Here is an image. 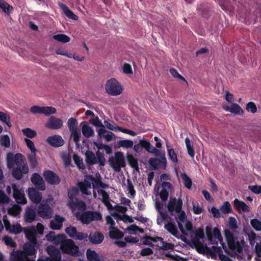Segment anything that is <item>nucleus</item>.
I'll list each match as a JSON object with an SVG mask.
<instances>
[{"label":"nucleus","mask_w":261,"mask_h":261,"mask_svg":"<svg viewBox=\"0 0 261 261\" xmlns=\"http://www.w3.org/2000/svg\"><path fill=\"white\" fill-rule=\"evenodd\" d=\"M98 136L101 138H103L107 142H110L115 137V134L112 132L101 128L97 130Z\"/></svg>","instance_id":"6ab92c4d"},{"label":"nucleus","mask_w":261,"mask_h":261,"mask_svg":"<svg viewBox=\"0 0 261 261\" xmlns=\"http://www.w3.org/2000/svg\"><path fill=\"white\" fill-rule=\"evenodd\" d=\"M79 188L77 187H73L68 192V196L71 201L74 199L77 200L76 196L79 194Z\"/></svg>","instance_id":"8fccbe9b"},{"label":"nucleus","mask_w":261,"mask_h":261,"mask_svg":"<svg viewBox=\"0 0 261 261\" xmlns=\"http://www.w3.org/2000/svg\"><path fill=\"white\" fill-rule=\"evenodd\" d=\"M53 38L59 42H61L62 43H67L70 41V38L67 35L63 34H59L57 35H55L53 36Z\"/></svg>","instance_id":"e433bc0d"},{"label":"nucleus","mask_w":261,"mask_h":261,"mask_svg":"<svg viewBox=\"0 0 261 261\" xmlns=\"http://www.w3.org/2000/svg\"><path fill=\"white\" fill-rule=\"evenodd\" d=\"M24 159V156L19 153L9 152L6 156L7 163H23Z\"/></svg>","instance_id":"9b49d317"},{"label":"nucleus","mask_w":261,"mask_h":261,"mask_svg":"<svg viewBox=\"0 0 261 261\" xmlns=\"http://www.w3.org/2000/svg\"><path fill=\"white\" fill-rule=\"evenodd\" d=\"M234 0H219V4L224 11L231 15L234 10Z\"/></svg>","instance_id":"4468645a"},{"label":"nucleus","mask_w":261,"mask_h":261,"mask_svg":"<svg viewBox=\"0 0 261 261\" xmlns=\"http://www.w3.org/2000/svg\"><path fill=\"white\" fill-rule=\"evenodd\" d=\"M229 248L231 250H236L238 252L241 253L243 251V248L239 241H234V243L228 245Z\"/></svg>","instance_id":"5fc2aeb1"},{"label":"nucleus","mask_w":261,"mask_h":261,"mask_svg":"<svg viewBox=\"0 0 261 261\" xmlns=\"http://www.w3.org/2000/svg\"><path fill=\"white\" fill-rule=\"evenodd\" d=\"M97 192L99 195L102 196V202L108 207V209H111L112 206L109 202L110 197L107 192L103 189L98 190Z\"/></svg>","instance_id":"a878e982"},{"label":"nucleus","mask_w":261,"mask_h":261,"mask_svg":"<svg viewBox=\"0 0 261 261\" xmlns=\"http://www.w3.org/2000/svg\"><path fill=\"white\" fill-rule=\"evenodd\" d=\"M248 189L256 194H261V186H249Z\"/></svg>","instance_id":"774afa93"},{"label":"nucleus","mask_w":261,"mask_h":261,"mask_svg":"<svg viewBox=\"0 0 261 261\" xmlns=\"http://www.w3.org/2000/svg\"><path fill=\"white\" fill-rule=\"evenodd\" d=\"M47 143L54 147H59L63 146L64 140L60 135H55L50 136L46 140Z\"/></svg>","instance_id":"ddd939ff"},{"label":"nucleus","mask_w":261,"mask_h":261,"mask_svg":"<svg viewBox=\"0 0 261 261\" xmlns=\"http://www.w3.org/2000/svg\"><path fill=\"white\" fill-rule=\"evenodd\" d=\"M56 109L53 107H42V113L46 116L56 113Z\"/></svg>","instance_id":"864d4df0"},{"label":"nucleus","mask_w":261,"mask_h":261,"mask_svg":"<svg viewBox=\"0 0 261 261\" xmlns=\"http://www.w3.org/2000/svg\"><path fill=\"white\" fill-rule=\"evenodd\" d=\"M127 190L129 191V193L130 195L134 196L136 194V191L134 189V186L132 182L130 179H128L127 180Z\"/></svg>","instance_id":"69168bd1"},{"label":"nucleus","mask_w":261,"mask_h":261,"mask_svg":"<svg viewBox=\"0 0 261 261\" xmlns=\"http://www.w3.org/2000/svg\"><path fill=\"white\" fill-rule=\"evenodd\" d=\"M181 177L184 181V184L185 187L188 189H190L192 184L191 179L186 173H182Z\"/></svg>","instance_id":"c03bdc74"},{"label":"nucleus","mask_w":261,"mask_h":261,"mask_svg":"<svg viewBox=\"0 0 261 261\" xmlns=\"http://www.w3.org/2000/svg\"><path fill=\"white\" fill-rule=\"evenodd\" d=\"M55 241L60 243V249L62 251L71 256H76L79 252V248L71 239H64L63 235H58Z\"/></svg>","instance_id":"7ed1b4c3"},{"label":"nucleus","mask_w":261,"mask_h":261,"mask_svg":"<svg viewBox=\"0 0 261 261\" xmlns=\"http://www.w3.org/2000/svg\"><path fill=\"white\" fill-rule=\"evenodd\" d=\"M105 89L109 94L112 96H117L121 94L123 90L121 84L114 78H111L107 81L105 85Z\"/></svg>","instance_id":"20e7f679"},{"label":"nucleus","mask_w":261,"mask_h":261,"mask_svg":"<svg viewBox=\"0 0 261 261\" xmlns=\"http://www.w3.org/2000/svg\"><path fill=\"white\" fill-rule=\"evenodd\" d=\"M28 195L30 200L35 204L41 203L42 194L35 188H29L28 189Z\"/></svg>","instance_id":"1a4fd4ad"},{"label":"nucleus","mask_w":261,"mask_h":261,"mask_svg":"<svg viewBox=\"0 0 261 261\" xmlns=\"http://www.w3.org/2000/svg\"><path fill=\"white\" fill-rule=\"evenodd\" d=\"M167 150L168 155L170 161L173 163H177L178 161L177 155L174 149L172 148H169L168 146H167Z\"/></svg>","instance_id":"3c124183"},{"label":"nucleus","mask_w":261,"mask_h":261,"mask_svg":"<svg viewBox=\"0 0 261 261\" xmlns=\"http://www.w3.org/2000/svg\"><path fill=\"white\" fill-rule=\"evenodd\" d=\"M67 125L70 132L77 129V121L73 117L69 118L67 121Z\"/></svg>","instance_id":"ea45409f"},{"label":"nucleus","mask_w":261,"mask_h":261,"mask_svg":"<svg viewBox=\"0 0 261 261\" xmlns=\"http://www.w3.org/2000/svg\"><path fill=\"white\" fill-rule=\"evenodd\" d=\"M24 233L26 238L34 245L37 244V241L36 237L37 234L36 230L34 227L30 228H25Z\"/></svg>","instance_id":"2eb2a0df"},{"label":"nucleus","mask_w":261,"mask_h":261,"mask_svg":"<svg viewBox=\"0 0 261 261\" xmlns=\"http://www.w3.org/2000/svg\"><path fill=\"white\" fill-rule=\"evenodd\" d=\"M79 191L80 190L83 194L85 195H89L90 193L88 191V188L86 186V184L84 182L80 181L77 184Z\"/></svg>","instance_id":"bf43d9fd"},{"label":"nucleus","mask_w":261,"mask_h":261,"mask_svg":"<svg viewBox=\"0 0 261 261\" xmlns=\"http://www.w3.org/2000/svg\"><path fill=\"white\" fill-rule=\"evenodd\" d=\"M234 206L238 211H242L243 212H249V207L243 201L236 198L233 201Z\"/></svg>","instance_id":"5701e85b"},{"label":"nucleus","mask_w":261,"mask_h":261,"mask_svg":"<svg viewBox=\"0 0 261 261\" xmlns=\"http://www.w3.org/2000/svg\"><path fill=\"white\" fill-rule=\"evenodd\" d=\"M179 215L178 217H175V219L177 222L178 226L182 233H185V230L182 225L187 219V216L185 212L181 210V212L179 213Z\"/></svg>","instance_id":"412c9836"},{"label":"nucleus","mask_w":261,"mask_h":261,"mask_svg":"<svg viewBox=\"0 0 261 261\" xmlns=\"http://www.w3.org/2000/svg\"><path fill=\"white\" fill-rule=\"evenodd\" d=\"M109 236L111 239H120L123 237L124 234L122 231L117 229L115 230L110 231Z\"/></svg>","instance_id":"37998d69"},{"label":"nucleus","mask_w":261,"mask_h":261,"mask_svg":"<svg viewBox=\"0 0 261 261\" xmlns=\"http://www.w3.org/2000/svg\"><path fill=\"white\" fill-rule=\"evenodd\" d=\"M74 215L77 221L86 225H88L93 221H101L102 219V215L99 211L86 210L82 212H77Z\"/></svg>","instance_id":"f03ea898"},{"label":"nucleus","mask_w":261,"mask_h":261,"mask_svg":"<svg viewBox=\"0 0 261 261\" xmlns=\"http://www.w3.org/2000/svg\"><path fill=\"white\" fill-rule=\"evenodd\" d=\"M0 144L2 146H3L5 147H10V140L8 135H5L0 137Z\"/></svg>","instance_id":"49530a36"},{"label":"nucleus","mask_w":261,"mask_h":261,"mask_svg":"<svg viewBox=\"0 0 261 261\" xmlns=\"http://www.w3.org/2000/svg\"><path fill=\"white\" fill-rule=\"evenodd\" d=\"M63 126V121L61 119L54 116L51 117L46 124V127L52 129H58Z\"/></svg>","instance_id":"dca6fc26"},{"label":"nucleus","mask_w":261,"mask_h":261,"mask_svg":"<svg viewBox=\"0 0 261 261\" xmlns=\"http://www.w3.org/2000/svg\"><path fill=\"white\" fill-rule=\"evenodd\" d=\"M65 232L68 236L76 240L82 241L88 238L89 242L94 245L101 244L104 240V235L99 231L91 232L88 236L87 233L77 231L74 226H69L66 228Z\"/></svg>","instance_id":"f257e3e1"},{"label":"nucleus","mask_w":261,"mask_h":261,"mask_svg":"<svg viewBox=\"0 0 261 261\" xmlns=\"http://www.w3.org/2000/svg\"><path fill=\"white\" fill-rule=\"evenodd\" d=\"M170 74L172 75L173 77L175 78L179 79L183 81H185L186 83L187 82L185 80V79L180 74L178 73L176 69L174 68H171L169 70Z\"/></svg>","instance_id":"e2e57ef3"},{"label":"nucleus","mask_w":261,"mask_h":261,"mask_svg":"<svg viewBox=\"0 0 261 261\" xmlns=\"http://www.w3.org/2000/svg\"><path fill=\"white\" fill-rule=\"evenodd\" d=\"M220 210L224 214H227L232 213L231 204L228 201H225L220 206Z\"/></svg>","instance_id":"c9c22d12"},{"label":"nucleus","mask_w":261,"mask_h":261,"mask_svg":"<svg viewBox=\"0 0 261 261\" xmlns=\"http://www.w3.org/2000/svg\"><path fill=\"white\" fill-rule=\"evenodd\" d=\"M117 144L119 147L128 149L133 146L134 143L130 140H121L117 142Z\"/></svg>","instance_id":"a19ab883"},{"label":"nucleus","mask_w":261,"mask_h":261,"mask_svg":"<svg viewBox=\"0 0 261 261\" xmlns=\"http://www.w3.org/2000/svg\"><path fill=\"white\" fill-rule=\"evenodd\" d=\"M62 256L60 251L49 257H46L45 259H38L37 261H62Z\"/></svg>","instance_id":"58836bf2"},{"label":"nucleus","mask_w":261,"mask_h":261,"mask_svg":"<svg viewBox=\"0 0 261 261\" xmlns=\"http://www.w3.org/2000/svg\"><path fill=\"white\" fill-rule=\"evenodd\" d=\"M185 143L189 155H190V157L192 158H194L195 153L194 151L193 145L188 137H187L186 138Z\"/></svg>","instance_id":"4c0bfd02"},{"label":"nucleus","mask_w":261,"mask_h":261,"mask_svg":"<svg viewBox=\"0 0 261 261\" xmlns=\"http://www.w3.org/2000/svg\"><path fill=\"white\" fill-rule=\"evenodd\" d=\"M182 200L180 198L177 199L176 198H170L167 205V209L170 213L175 212L179 213L182 210Z\"/></svg>","instance_id":"0eeeda50"},{"label":"nucleus","mask_w":261,"mask_h":261,"mask_svg":"<svg viewBox=\"0 0 261 261\" xmlns=\"http://www.w3.org/2000/svg\"><path fill=\"white\" fill-rule=\"evenodd\" d=\"M87 258L90 261H99L98 254L94 251L88 249L86 252Z\"/></svg>","instance_id":"f704fd0d"},{"label":"nucleus","mask_w":261,"mask_h":261,"mask_svg":"<svg viewBox=\"0 0 261 261\" xmlns=\"http://www.w3.org/2000/svg\"><path fill=\"white\" fill-rule=\"evenodd\" d=\"M246 109L248 112L252 113H255L257 112V107L255 103L252 101L247 103Z\"/></svg>","instance_id":"13d9d810"},{"label":"nucleus","mask_w":261,"mask_h":261,"mask_svg":"<svg viewBox=\"0 0 261 261\" xmlns=\"http://www.w3.org/2000/svg\"><path fill=\"white\" fill-rule=\"evenodd\" d=\"M68 205L72 208H77L78 210H82L83 211L86 210L87 208L85 202L83 200H78L76 202L73 200L70 201L68 203Z\"/></svg>","instance_id":"393cba45"},{"label":"nucleus","mask_w":261,"mask_h":261,"mask_svg":"<svg viewBox=\"0 0 261 261\" xmlns=\"http://www.w3.org/2000/svg\"><path fill=\"white\" fill-rule=\"evenodd\" d=\"M43 175L45 180L50 185H57L61 181L60 177L51 170L45 171L43 173Z\"/></svg>","instance_id":"6e6552de"},{"label":"nucleus","mask_w":261,"mask_h":261,"mask_svg":"<svg viewBox=\"0 0 261 261\" xmlns=\"http://www.w3.org/2000/svg\"><path fill=\"white\" fill-rule=\"evenodd\" d=\"M223 108L226 111L229 112L231 113L241 114L243 113V111L241 107L239 105L233 102H232L230 106H223Z\"/></svg>","instance_id":"aec40b11"},{"label":"nucleus","mask_w":261,"mask_h":261,"mask_svg":"<svg viewBox=\"0 0 261 261\" xmlns=\"http://www.w3.org/2000/svg\"><path fill=\"white\" fill-rule=\"evenodd\" d=\"M21 211V207L18 204H15L8 210V214L12 216L19 215Z\"/></svg>","instance_id":"72a5a7b5"},{"label":"nucleus","mask_w":261,"mask_h":261,"mask_svg":"<svg viewBox=\"0 0 261 261\" xmlns=\"http://www.w3.org/2000/svg\"><path fill=\"white\" fill-rule=\"evenodd\" d=\"M251 226L256 231H261V221L256 218L250 220Z\"/></svg>","instance_id":"09e8293b"},{"label":"nucleus","mask_w":261,"mask_h":261,"mask_svg":"<svg viewBox=\"0 0 261 261\" xmlns=\"http://www.w3.org/2000/svg\"><path fill=\"white\" fill-rule=\"evenodd\" d=\"M124 156L122 152H117L115 153L114 158L109 159L110 163H124Z\"/></svg>","instance_id":"cd10ccee"},{"label":"nucleus","mask_w":261,"mask_h":261,"mask_svg":"<svg viewBox=\"0 0 261 261\" xmlns=\"http://www.w3.org/2000/svg\"><path fill=\"white\" fill-rule=\"evenodd\" d=\"M0 8L7 14H10L13 11V7L4 0H0Z\"/></svg>","instance_id":"473e14b6"},{"label":"nucleus","mask_w":261,"mask_h":261,"mask_svg":"<svg viewBox=\"0 0 261 261\" xmlns=\"http://www.w3.org/2000/svg\"><path fill=\"white\" fill-rule=\"evenodd\" d=\"M24 141L27 145V147L33 151H38V150L36 148L34 142L29 139L25 138Z\"/></svg>","instance_id":"0e129e2a"},{"label":"nucleus","mask_w":261,"mask_h":261,"mask_svg":"<svg viewBox=\"0 0 261 261\" xmlns=\"http://www.w3.org/2000/svg\"><path fill=\"white\" fill-rule=\"evenodd\" d=\"M12 188L13 190V197L15 201L19 204H26L27 200L25 197L24 191L20 188L19 186L16 184H13Z\"/></svg>","instance_id":"39448f33"},{"label":"nucleus","mask_w":261,"mask_h":261,"mask_svg":"<svg viewBox=\"0 0 261 261\" xmlns=\"http://www.w3.org/2000/svg\"><path fill=\"white\" fill-rule=\"evenodd\" d=\"M37 213L43 219H48L52 217L53 211L48 203H41L38 206Z\"/></svg>","instance_id":"423d86ee"},{"label":"nucleus","mask_w":261,"mask_h":261,"mask_svg":"<svg viewBox=\"0 0 261 261\" xmlns=\"http://www.w3.org/2000/svg\"><path fill=\"white\" fill-rule=\"evenodd\" d=\"M60 7L63 10L64 14L69 19L77 20L79 18L78 16L74 14L69 8L65 4L60 3L59 4Z\"/></svg>","instance_id":"4be33fe9"},{"label":"nucleus","mask_w":261,"mask_h":261,"mask_svg":"<svg viewBox=\"0 0 261 261\" xmlns=\"http://www.w3.org/2000/svg\"><path fill=\"white\" fill-rule=\"evenodd\" d=\"M157 246L160 249L164 250L173 249L174 247L173 244L165 242L164 241V240L161 242L160 244H158Z\"/></svg>","instance_id":"de8ad7c7"},{"label":"nucleus","mask_w":261,"mask_h":261,"mask_svg":"<svg viewBox=\"0 0 261 261\" xmlns=\"http://www.w3.org/2000/svg\"><path fill=\"white\" fill-rule=\"evenodd\" d=\"M86 178L87 179L90 180L93 185L95 184L96 186H99L101 181L100 177L95 178L93 175H91L87 176ZM93 187H94V185Z\"/></svg>","instance_id":"338daca9"},{"label":"nucleus","mask_w":261,"mask_h":261,"mask_svg":"<svg viewBox=\"0 0 261 261\" xmlns=\"http://www.w3.org/2000/svg\"><path fill=\"white\" fill-rule=\"evenodd\" d=\"M85 155L86 163H95L94 162L95 156L92 151L89 150L87 151L85 153Z\"/></svg>","instance_id":"603ef678"},{"label":"nucleus","mask_w":261,"mask_h":261,"mask_svg":"<svg viewBox=\"0 0 261 261\" xmlns=\"http://www.w3.org/2000/svg\"><path fill=\"white\" fill-rule=\"evenodd\" d=\"M82 132L83 135L87 138L93 137L94 135L93 129L87 124H84L82 126Z\"/></svg>","instance_id":"7c9ffc66"},{"label":"nucleus","mask_w":261,"mask_h":261,"mask_svg":"<svg viewBox=\"0 0 261 261\" xmlns=\"http://www.w3.org/2000/svg\"><path fill=\"white\" fill-rule=\"evenodd\" d=\"M22 132L24 135L30 138H33L37 135L36 132L30 128L23 129Z\"/></svg>","instance_id":"6e6d98bb"},{"label":"nucleus","mask_w":261,"mask_h":261,"mask_svg":"<svg viewBox=\"0 0 261 261\" xmlns=\"http://www.w3.org/2000/svg\"><path fill=\"white\" fill-rule=\"evenodd\" d=\"M73 153L72 150L63 151L60 153V157L64 163H71V157Z\"/></svg>","instance_id":"c85d7f7f"},{"label":"nucleus","mask_w":261,"mask_h":261,"mask_svg":"<svg viewBox=\"0 0 261 261\" xmlns=\"http://www.w3.org/2000/svg\"><path fill=\"white\" fill-rule=\"evenodd\" d=\"M0 120L5 123L9 127L11 126L9 117L2 112H0Z\"/></svg>","instance_id":"052dcab7"},{"label":"nucleus","mask_w":261,"mask_h":261,"mask_svg":"<svg viewBox=\"0 0 261 261\" xmlns=\"http://www.w3.org/2000/svg\"><path fill=\"white\" fill-rule=\"evenodd\" d=\"M164 228L173 236L177 237L178 230L174 222H169L165 224Z\"/></svg>","instance_id":"bb28decb"},{"label":"nucleus","mask_w":261,"mask_h":261,"mask_svg":"<svg viewBox=\"0 0 261 261\" xmlns=\"http://www.w3.org/2000/svg\"><path fill=\"white\" fill-rule=\"evenodd\" d=\"M12 175L16 179L19 180L22 177V173L21 171V168L20 166H17V167L14 169L12 171Z\"/></svg>","instance_id":"4d7b16f0"},{"label":"nucleus","mask_w":261,"mask_h":261,"mask_svg":"<svg viewBox=\"0 0 261 261\" xmlns=\"http://www.w3.org/2000/svg\"><path fill=\"white\" fill-rule=\"evenodd\" d=\"M35 245L32 243L24 244L23 251L27 256L35 255L36 254L37 251L35 248Z\"/></svg>","instance_id":"b1692460"},{"label":"nucleus","mask_w":261,"mask_h":261,"mask_svg":"<svg viewBox=\"0 0 261 261\" xmlns=\"http://www.w3.org/2000/svg\"><path fill=\"white\" fill-rule=\"evenodd\" d=\"M4 240L6 245L9 246L11 247H16V244L12 239V238L8 236H6L4 238Z\"/></svg>","instance_id":"680f3d73"},{"label":"nucleus","mask_w":261,"mask_h":261,"mask_svg":"<svg viewBox=\"0 0 261 261\" xmlns=\"http://www.w3.org/2000/svg\"><path fill=\"white\" fill-rule=\"evenodd\" d=\"M71 136L73 138L74 142L75 143L77 147L80 146V139L81 137V132L77 129L70 132Z\"/></svg>","instance_id":"79ce46f5"},{"label":"nucleus","mask_w":261,"mask_h":261,"mask_svg":"<svg viewBox=\"0 0 261 261\" xmlns=\"http://www.w3.org/2000/svg\"><path fill=\"white\" fill-rule=\"evenodd\" d=\"M224 235L227 241L228 245L234 243L235 239L233 233L229 230L226 229L224 231Z\"/></svg>","instance_id":"a18cd8bd"},{"label":"nucleus","mask_w":261,"mask_h":261,"mask_svg":"<svg viewBox=\"0 0 261 261\" xmlns=\"http://www.w3.org/2000/svg\"><path fill=\"white\" fill-rule=\"evenodd\" d=\"M65 221V219L60 215H56L54 219L51 220L50 222V227L54 230H59L61 228L63 223Z\"/></svg>","instance_id":"f3484780"},{"label":"nucleus","mask_w":261,"mask_h":261,"mask_svg":"<svg viewBox=\"0 0 261 261\" xmlns=\"http://www.w3.org/2000/svg\"><path fill=\"white\" fill-rule=\"evenodd\" d=\"M156 151L154 154L156 157L155 159H157L159 163H167L165 152L158 149H156Z\"/></svg>","instance_id":"2f4dec72"},{"label":"nucleus","mask_w":261,"mask_h":261,"mask_svg":"<svg viewBox=\"0 0 261 261\" xmlns=\"http://www.w3.org/2000/svg\"><path fill=\"white\" fill-rule=\"evenodd\" d=\"M11 255L13 256L11 261H24L27 256L24 251L20 250L13 252Z\"/></svg>","instance_id":"c756f323"},{"label":"nucleus","mask_w":261,"mask_h":261,"mask_svg":"<svg viewBox=\"0 0 261 261\" xmlns=\"http://www.w3.org/2000/svg\"><path fill=\"white\" fill-rule=\"evenodd\" d=\"M31 180L35 186V188L41 191H44L45 190L46 186L44 181L38 173H33L31 178Z\"/></svg>","instance_id":"9d476101"},{"label":"nucleus","mask_w":261,"mask_h":261,"mask_svg":"<svg viewBox=\"0 0 261 261\" xmlns=\"http://www.w3.org/2000/svg\"><path fill=\"white\" fill-rule=\"evenodd\" d=\"M36 217L35 209L32 207H27L24 214L25 221L28 223L33 222Z\"/></svg>","instance_id":"a211bd4d"},{"label":"nucleus","mask_w":261,"mask_h":261,"mask_svg":"<svg viewBox=\"0 0 261 261\" xmlns=\"http://www.w3.org/2000/svg\"><path fill=\"white\" fill-rule=\"evenodd\" d=\"M171 187L172 184L170 182L167 181L162 182V190L160 192L159 195L163 201H165L168 199Z\"/></svg>","instance_id":"f8f14e48"}]
</instances>
